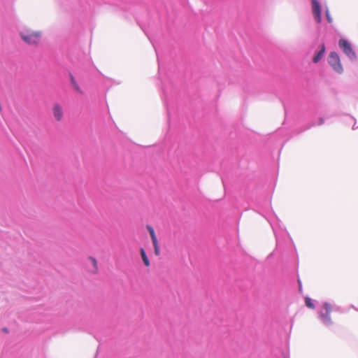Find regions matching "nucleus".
Masks as SVG:
<instances>
[{"mask_svg":"<svg viewBox=\"0 0 358 358\" xmlns=\"http://www.w3.org/2000/svg\"><path fill=\"white\" fill-rule=\"evenodd\" d=\"M332 310V305L328 302H324L322 308L318 311V318L326 327H330L333 324V322L330 317V313Z\"/></svg>","mask_w":358,"mask_h":358,"instance_id":"f257e3e1","label":"nucleus"},{"mask_svg":"<svg viewBox=\"0 0 358 358\" xmlns=\"http://www.w3.org/2000/svg\"><path fill=\"white\" fill-rule=\"evenodd\" d=\"M339 48L342 50L343 53L349 58L352 62H355L357 59V54L352 49L350 43L344 38H341L338 41Z\"/></svg>","mask_w":358,"mask_h":358,"instance_id":"f03ea898","label":"nucleus"},{"mask_svg":"<svg viewBox=\"0 0 358 358\" xmlns=\"http://www.w3.org/2000/svg\"><path fill=\"white\" fill-rule=\"evenodd\" d=\"M328 63L335 71L338 73H343V69L341 64L340 57L336 52H331L328 58Z\"/></svg>","mask_w":358,"mask_h":358,"instance_id":"7ed1b4c3","label":"nucleus"},{"mask_svg":"<svg viewBox=\"0 0 358 358\" xmlns=\"http://www.w3.org/2000/svg\"><path fill=\"white\" fill-rule=\"evenodd\" d=\"M20 36L22 40L28 44H36L41 38V34L39 32H22L20 33Z\"/></svg>","mask_w":358,"mask_h":358,"instance_id":"20e7f679","label":"nucleus"},{"mask_svg":"<svg viewBox=\"0 0 358 358\" xmlns=\"http://www.w3.org/2000/svg\"><path fill=\"white\" fill-rule=\"evenodd\" d=\"M312 1V11L313 15L314 16L315 20L317 23H320L322 22V10L320 3L317 0H311Z\"/></svg>","mask_w":358,"mask_h":358,"instance_id":"39448f33","label":"nucleus"},{"mask_svg":"<svg viewBox=\"0 0 358 358\" xmlns=\"http://www.w3.org/2000/svg\"><path fill=\"white\" fill-rule=\"evenodd\" d=\"M69 78H70V81H71V86L77 92H78L79 94H83V91L81 90V88L79 87L78 84L77 83L74 76H73V74L71 73H69Z\"/></svg>","mask_w":358,"mask_h":358,"instance_id":"423d86ee","label":"nucleus"},{"mask_svg":"<svg viewBox=\"0 0 358 358\" xmlns=\"http://www.w3.org/2000/svg\"><path fill=\"white\" fill-rule=\"evenodd\" d=\"M324 51H325V46L323 44L321 46V49L315 55V56L313 57V61L314 63H317L318 62H320L321 60V59L322 58V57L324 55Z\"/></svg>","mask_w":358,"mask_h":358,"instance_id":"0eeeda50","label":"nucleus"},{"mask_svg":"<svg viewBox=\"0 0 358 358\" xmlns=\"http://www.w3.org/2000/svg\"><path fill=\"white\" fill-rule=\"evenodd\" d=\"M53 114L57 120H60L62 117L63 113L62 108L58 105H55L53 108Z\"/></svg>","mask_w":358,"mask_h":358,"instance_id":"6e6552de","label":"nucleus"},{"mask_svg":"<svg viewBox=\"0 0 358 358\" xmlns=\"http://www.w3.org/2000/svg\"><path fill=\"white\" fill-rule=\"evenodd\" d=\"M88 262H89V264H90L92 266V268L88 267L89 271L91 273H95L98 269L96 259L92 257H90L88 258Z\"/></svg>","mask_w":358,"mask_h":358,"instance_id":"1a4fd4ad","label":"nucleus"},{"mask_svg":"<svg viewBox=\"0 0 358 358\" xmlns=\"http://www.w3.org/2000/svg\"><path fill=\"white\" fill-rule=\"evenodd\" d=\"M147 229L149 231L150 235L151 236L152 244H156L157 241V236L155 235L154 229L151 226H150V225L147 226Z\"/></svg>","mask_w":358,"mask_h":358,"instance_id":"9d476101","label":"nucleus"},{"mask_svg":"<svg viewBox=\"0 0 358 358\" xmlns=\"http://www.w3.org/2000/svg\"><path fill=\"white\" fill-rule=\"evenodd\" d=\"M141 257H142L144 264L146 266H148L150 265V261H149L143 248L141 249Z\"/></svg>","mask_w":358,"mask_h":358,"instance_id":"9b49d317","label":"nucleus"},{"mask_svg":"<svg viewBox=\"0 0 358 358\" xmlns=\"http://www.w3.org/2000/svg\"><path fill=\"white\" fill-rule=\"evenodd\" d=\"M272 228H273V232L275 234V239H276V244L277 245H279L280 244V235L278 234V232L276 229V228L273 225V224H271Z\"/></svg>","mask_w":358,"mask_h":358,"instance_id":"f8f14e48","label":"nucleus"},{"mask_svg":"<svg viewBox=\"0 0 358 358\" xmlns=\"http://www.w3.org/2000/svg\"><path fill=\"white\" fill-rule=\"evenodd\" d=\"M305 303H306V306L307 307H308V308H312V309L315 308V305H314V303H313V300H312L310 298H309V297H308V296H307V297H306V299H305Z\"/></svg>","mask_w":358,"mask_h":358,"instance_id":"ddd939ff","label":"nucleus"},{"mask_svg":"<svg viewBox=\"0 0 358 358\" xmlns=\"http://www.w3.org/2000/svg\"><path fill=\"white\" fill-rule=\"evenodd\" d=\"M325 16H326V19H327V22L329 24H331L333 22V18L331 17V16L330 15V13H329V10L328 8H326Z\"/></svg>","mask_w":358,"mask_h":358,"instance_id":"4468645a","label":"nucleus"},{"mask_svg":"<svg viewBox=\"0 0 358 358\" xmlns=\"http://www.w3.org/2000/svg\"><path fill=\"white\" fill-rule=\"evenodd\" d=\"M154 248H155V253L156 255H159V248L158 245V241H157L156 244H153Z\"/></svg>","mask_w":358,"mask_h":358,"instance_id":"2eb2a0df","label":"nucleus"},{"mask_svg":"<svg viewBox=\"0 0 358 358\" xmlns=\"http://www.w3.org/2000/svg\"><path fill=\"white\" fill-rule=\"evenodd\" d=\"M298 283H299V291L301 292L302 291V285H301V282L299 279H298Z\"/></svg>","mask_w":358,"mask_h":358,"instance_id":"dca6fc26","label":"nucleus"},{"mask_svg":"<svg viewBox=\"0 0 358 358\" xmlns=\"http://www.w3.org/2000/svg\"><path fill=\"white\" fill-rule=\"evenodd\" d=\"M324 123V119L323 118H320L319 120V123H318V125H321Z\"/></svg>","mask_w":358,"mask_h":358,"instance_id":"f3484780","label":"nucleus"},{"mask_svg":"<svg viewBox=\"0 0 358 358\" xmlns=\"http://www.w3.org/2000/svg\"><path fill=\"white\" fill-rule=\"evenodd\" d=\"M2 331L5 333H8V329L6 327L3 328Z\"/></svg>","mask_w":358,"mask_h":358,"instance_id":"a211bd4d","label":"nucleus"},{"mask_svg":"<svg viewBox=\"0 0 358 358\" xmlns=\"http://www.w3.org/2000/svg\"><path fill=\"white\" fill-rule=\"evenodd\" d=\"M161 70V66H160V64L159 63V71H160Z\"/></svg>","mask_w":358,"mask_h":358,"instance_id":"6ab92c4d","label":"nucleus"},{"mask_svg":"<svg viewBox=\"0 0 358 358\" xmlns=\"http://www.w3.org/2000/svg\"><path fill=\"white\" fill-rule=\"evenodd\" d=\"M154 48H155V47L154 46ZM155 49H156V48H155ZM155 52L157 53V50H155Z\"/></svg>","mask_w":358,"mask_h":358,"instance_id":"aec40b11","label":"nucleus"},{"mask_svg":"<svg viewBox=\"0 0 358 358\" xmlns=\"http://www.w3.org/2000/svg\"><path fill=\"white\" fill-rule=\"evenodd\" d=\"M284 358H285V357H284Z\"/></svg>","mask_w":358,"mask_h":358,"instance_id":"412c9836","label":"nucleus"}]
</instances>
